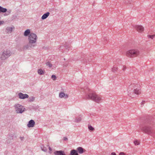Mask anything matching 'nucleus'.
Segmentation results:
<instances>
[{
	"label": "nucleus",
	"mask_w": 155,
	"mask_h": 155,
	"mask_svg": "<svg viewBox=\"0 0 155 155\" xmlns=\"http://www.w3.org/2000/svg\"><path fill=\"white\" fill-rule=\"evenodd\" d=\"M24 137H20V138L21 140H23V139H24Z\"/></svg>",
	"instance_id": "37"
},
{
	"label": "nucleus",
	"mask_w": 155,
	"mask_h": 155,
	"mask_svg": "<svg viewBox=\"0 0 155 155\" xmlns=\"http://www.w3.org/2000/svg\"><path fill=\"white\" fill-rule=\"evenodd\" d=\"M41 150L44 151V152H46L47 150V148L45 147L43 145H42L41 147Z\"/></svg>",
	"instance_id": "25"
},
{
	"label": "nucleus",
	"mask_w": 155,
	"mask_h": 155,
	"mask_svg": "<svg viewBox=\"0 0 155 155\" xmlns=\"http://www.w3.org/2000/svg\"><path fill=\"white\" fill-rule=\"evenodd\" d=\"M147 37L148 38H150L151 39H153V38L155 37V34L153 35H148L147 36Z\"/></svg>",
	"instance_id": "26"
},
{
	"label": "nucleus",
	"mask_w": 155,
	"mask_h": 155,
	"mask_svg": "<svg viewBox=\"0 0 155 155\" xmlns=\"http://www.w3.org/2000/svg\"><path fill=\"white\" fill-rule=\"evenodd\" d=\"M145 102V101H142L141 103V105L143 106V104H144Z\"/></svg>",
	"instance_id": "34"
},
{
	"label": "nucleus",
	"mask_w": 155,
	"mask_h": 155,
	"mask_svg": "<svg viewBox=\"0 0 155 155\" xmlns=\"http://www.w3.org/2000/svg\"><path fill=\"white\" fill-rule=\"evenodd\" d=\"M63 139H64V141H67V140H68V139L67 137H64Z\"/></svg>",
	"instance_id": "36"
},
{
	"label": "nucleus",
	"mask_w": 155,
	"mask_h": 155,
	"mask_svg": "<svg viewBox=\"0 0 155 155\" xmlns=\"http://www.w3.org/2000/svg\"><path fill=\"white\" fill-rule=\"evenodd\" d=\"M118 69V68L115 65H114L113 68H112V71L114 72H116Z\"/></svg>",
	"instance_id": "20"
},
{
	"label": "nucleus",
	"mask_w": 155,
	"mask_h": 155,
	"mask_svg": "<svg viewBox=\"0 0 155 155\" xmlns=\"http://www.w3.org/2000/svg\"><path fill=\"white\" fill-rule=\"evenodd\" d=\"M135 29L139 32H141L144 31V28L141 25H136L134 26Z\"/></svg>",
	"instance_id": "7"
},
{
	"label": "nucleus",
	"mask_w": 155,
	"mask_h": 155,
	"mask_svg": "<svg viewBox=\"0 0 155 155\" xmlns=\"http://www.w3.org/2000/svg\"><path fill=\"white\" fill-rule=\"evenodd\" d=\"M51 78L54 81H55L56 78L55 75H53L51 76Z\"/></svg>",
	"instance_id": "32"
},
{
	"label": "nucleus",
	"mask_w": 155,
	"mask_h": 155,
	"mask_svg": "<svg viewBox=\"0 0 155 155\" xmlns=\"http://www.w3.org/2000/svg\"><path fill=\"white\" fill-rule=\"evenodd\" d=\"M87 62V59H84V60L83 61V62L85 63V62Z\"/></svg>",
	"instance_id": "41"
},
{
	"label": "nucleus",
	"mask_w": 155,
	"mask_h": 155,
	"mask_svg": "<svg viewBox=\"0 0 155 155\" xmlns=\"http://www.w3.org/2000/svg\"><path fill=\"white\" fill-rule=\"evenodd\" d=\"M12 54L11 52L9 50H4L2 52L0 58L2 60H4L9 57Z\"/></svg>",
	"instance_id": "6"
},
{
	"label": "nucleus",
	"mask_w": 155,
	"mask_h": 155,
	"mask_svg": "<svg viewBox=\"0 0 155 155\" xmlns=\"http://www.w3.org/2000/svg\"><path fill=\"white\" fill-rule=\"evenodd\" d=\"M140 53V52L138 49H134L127 51L126 52V55L129 58H134L138 56Z\"/></svg>",
	"instance_id": "4"
},
{
	"label": "nucleus",
	"mask_w": 155,
	"mask_h": 155,
	"mask_svg": "<svg viewBox=\"0 0 155 155\" xmlns=\"http://www.w3.org/2000/svg\"><path fill=\"white\" fill-rule=\"evenodd\" d=\"M104 40L107 41V38H104Z\"/></svg>",
	"instance_id": "42"
},
{
	"label": "nucleus",
	"mask_w": 155,
	"mask_h": 155,
	"mask_svg": "<svg viewBox=\"0 0 155 155\" xmlns=\"http://www.w3.org/2000/svg\"><path fill=\"white\" fill-rule=\"evenodd\" d=\"M54 153L55 155H66L64 151L62 150L56 151L54 152Z\"/></svg>",
	"instance_id": "11"
},
{
	"label": "nucleus",
	"mask_w": 155,
	"mask_h": 155,
	"mask_svg": "<svg viewBox=\"0 0 155 155\" xmlns=\"http://www.w3.org/2000/svg\"><path fill=\"white\" fill-rule=\"evenodd\" d=\"M134 143L135 145H139L140 144V143L137 140H135L134 142Z\"/></svg>",
	"instance_id": "30"
},
{
	"label": "nucleus",
	"mask_w": 155,
	"mask_h": 155,
	"mask_svg": "<svg viewBox=\"0 0 155 155\" xmlns=\"http://www.w3.org/2000/svg\"><path fill=\"white\" fill-rule=\"evenodd\" d=\"M37 39V35L33 33H31L28 36V43L23 47L24 50L30 49L36 46V41Z\"/></svg>",
	"instance_id": "2"
},
{
	"label": "nucleus",
	"mask_w": 155,
	"mask_h": 155,
	"mask_svg": "<svg viewBox=\"0 0 155 155\" xmlns=\"http://www.w3.org/2000/svg\"><path fill=\"white\" fill-rule=\"evenodd\" d=\"M11 10H9V11H6L7 12V13H5V14H4V15L5 16H6V15H9L10 13H11Z\"/></svg>",
	"instance_id": "31"
},
{
	"label": "nucleus",
	"mask_w": 155,
	"mask_h": 155,
	"mask_svg": "<svg viewBox=\"0 0 155 155\" xmlns=\"http://www.w3.org/2000/svg\"><path fill=\"white\" fill-rule=\"evenodd\" d=\"M134 91V93L135 94H136L137 95H139L141 93V90L140 89L137 88H135L133 90Z\"/></svg>",
	"instance_id": "12"
},
{
	"label": "nucleus",
	"mask_w": 155,
	"mask_h": 155,
	"mask_svg": "<svg viewBox=\"0 0 155 155\" xmlns=\"http://www.w3.org/2000/svg\"><path fill=\"white\" fill-rule=\"evenodd\" d=\"M84 92L86 98L91 100L97 103L101 102V97L97 95L94 91L91 90L88 87H86L85 89Z\"/></svg>",
	"instance_id": "1"
},
{
	"label": "nucleus",
	"mask_w": 155,
	"mask_h": 155,
	"mask_svg": "<svg viewBox=\"0 0 155 155\" xmlns=\"http://www.w3.org/2000/svg\"><path fill=\"white\" fill-rule=\"evenodd\" d=\"M68 62H66V63H64V66L65 67H67L68 65Z\"/></svg>",
	"instance_id": "33"
},
{
	"label": "nucleus",
	"mask_w": 155,
	"mask_h": 155,
	"mask_svg": "<svg viewBox=\"0 0 155 155\" xmlns=\"http://www.w3.org/2000/svg\"><path fill=\"white\" fill-rule=\"evenodd\" d=\"M70 155H79L77 151L73 149L71 150L70 153Z\"/></svg>",
	"instance_id": "13"
},
{
	"label": "nucleus",
	"mask_w": 155,
	"mask_h": 155,
	"mask_svg": "<svg viewBox=\"0 0 155 155\" xmlns=\"http://www.w3.org/2000/svg\"><path fill=\"white\" fill-rule=\"evenodd\" d=\"M134 91H133V90L132 92H130L129 91L128 94V96L132 98H134L135 97V94L134 93Z\"/></svg>",
	"instance_id": "19"
},
{
	"label": "nucleus",
	"mask_w": 155,
	"mask_h": 155,
	"mask_svg": "<svg viewBox=\"0 0 155 155\" xmlns=\"http://www.w3.org/2000/svg\"><path fill=\"white\" fill-rule=\"evenodd\" d=\"M111 155H116V154L114 152H112L111 153Z\"/></svg>",
	"instance_id": "39"
},
{
	"label": "nucleus",
	"mask_w": 155,
	"mask_h": 155,
	"mask_svg": "<svg viewBox=\"0 0 155 155\" xmlns=\"http://www.w3.org/2000/svg\"><path fill=\"white\" fill-rule=\"evenodd\" d=\"M18 95L19 98L21 99H24L26 98H28L29 97L28 95L26 94H23L21 92L18 94Z\"/></svg>",
	"instance_id": "9"
},
{
	"label": "nucleus",
	"mask_w": 155,
	"mask_h": 155,
	"mask_svg": "<svg viewBox=\"0 0 155 155\" xmlns=\"http://www.w3.org/2000/svg\"><path fill=\"white\" fill-rule=\"evenodd\" d=\"M35 124V122L33 120H31L27 124V126L28 127H33Z\"/></svg>",
	"instance_id": "10"
},
{
	"label": "nucleus",
	"mask_w": 155,
	"mask_h": 155,
	"mask_svg": "<svg viewBox=\"0 0 155 155\" xmlns=\"http://www.w3.org/2000/svg\"><path fill=\"white\" fill-rule=\"evenodd\" d=\"M16 112L18 114H21L25 110V108L19 104H16L14 106Z\"/></svg>",
	"instance_id": "5"
},
{
	"label": "nucleus",
	"mask_w": 155,
	"mask_h": 155,
	"mask_svg": "<svg viewBox=\"0 0 155 155\" xmlns=\"http://www.w3.org/2000/svg\"><path fill=\"white\" fill-rule=\"evenodd\" d=\"M35 97H34L32 96L30 97L28 100V101L29 102H32L35 100Z\"/></svg>",
	"instance_id": "24"
},
{
	"label": "nucleus",
	"mask_w": 155,
	"mask_h": 155,
	"mask_svg": "<svg viewBox=\"0 0 155 155\" xmlns=\"http://www.w3.org/2000/svg\"><path fill=\"white\" fill-rule=\"evenodd\" d=\"M7 11V9L6 8H4L0 6V13L1 12L5 13Z\"/></svg>",
	"instance_id": "18"
},
{
	"label": "nucleus",
	"mask_w": 155,
	"mask_h": 155,
	"mask_svg": "<svg viewBox=\"0 0 155 155\" xmlns=\"http://www.w3.org/2000/svg\"><path fill=\"white\" fill-rule=\"evenodd\" d=\"M139 86V85L137 84H131L130 85L131 87H132L134 88H135L136 87H138Z\"/></svg>",
	"instance_id": "29"
},
{
	"label": "nucleus",
	"mask_w": 155,
	"mask_h": 155,
	"mask_svg": "<svg viewBox=\"0 0 155 155\" xmlns=\"http://www.w3.org/2000/svg\"><path fill=\"white\" fill-rule=\"evenodd\" d=\"M126 69V66H124L123 67V70L124 71H125Z\"/></svg>",
	"instance_id": "35"
},
{
	"label": "nucleus",
	"mask_w": 155,
	"mask_h": 155,
	"mask_svg": "<svg viewBox=\"0 0 155 155\" xmlns=\"http://www.w3.org/2000/svg\"><path fill=\"white\" fill-rule=\"evenodd\" d=\"M6 30L7 33H11L12 30V28L11 27H8L6 28Z\"/></svg>",
	"instance_id": "21"
},
{
	"label": "nucleus",
	"mask_w": 155,
	"mask_h": 155,
	"mask_svg": "<svg viewBox=\"0 0 155 155\" xmlns=\"http://www.w3.org/2000/svg\"><path fill=\"white\" fill-rule=\"evenodd\" d=\"M50 13L49 12H47L46 13L44 14L41 17V19L44 20L46 19L49 15Z\"/></svg>",
	"instance_id": "15"
},
{
	"label": "nucleus",
	"mask_w": 155,
	"mask_h": 155,
	"mask_svg": "<svg viewBox=\"0 0 155 155\" xmlns=\"http://www.w3.org/2000/svg\"><path fill=\"white\" fill-rule=\"evenodd\" d=\"M31 33L30 30L28 29L25 31L24 35L25 36H29Z\"/></svg>",
	"instance_id": "16"
},
{
	"label": "nucleus",
	"mask_w": 155,
	"mask_h": 155,
	"mask_svg": "<svg viewBox=\"0 0 155 155\" xmlns=\"http://www.w3.org/2000/svg\"><path fill=\"white\" fill-rule=\"evenodd\" d=\"M38 73L40 75L44 74L45 73V71L41 69H38Z\"/></svg>",
	"instance_id": "22"
},
{
	"label": "nucleus",
	"mask_w": 155,
	"mask_h": 155,
	"mask_svg": "<svg viewBox=\"0 0 155 155\" xmlns=\"http://www.w3.org/2000/svg\"><path fill=\"white\" fill-rule=\"evenodd\" d=\"M88 129L91 131H93L94 130V129L91 125L89 126L88 127Z\"/></svg>",
	"instance_id": "27"
},
{
	"label": "nucleus",
	"mask_w": 155,
	"mask_h": 155,
	"mask_svg": "<svg viewBox=\"0 0 155 155\" xmlns=\"http://www.w3.org/2000/svg\"><path fill=\"white\" fill-rule=\"evenodd\" d=\"M48 146V148L49 150L50 151H51L52 150V149L51 148V147L49 146V145H47Z\"/></svg>",
	"instance_id": "38"
},
{
	"label": "nucleus",
	"mask_w": 155,
	"mask_h": 155,
	"mask_svg": "<svg viewBox=\"0 0 155 155\" xmlns=\"http://www.w3.org/2000/svg\"><path fill=\"white\" fill-rule=\"evenodd\" d=\"M70 48V46L69 45H65V46H62L60 47L61 49H62V50H63V49L65 48L67 50H68Z\"/></svg>",
	"instance_id": "17"
},
{
	"label": "nucleus",
	"mask_w": 155,
	"mask_h": 155,
	"mask_svg": "<svg viewBox=\"0 0 155 155\" xmlns=\"http://www.w3.org/2000/svg\"><path fill=\"white\" fill-rule=\"evenodd\" d=\"M77 151L79 153H82L84 152V149L81 147H79L77 148Z\"/></svg>",
	"instance_id": "14"
},
{
	"label": "nucleus",
	"mask_w": 155,
	"mask_h": 155,
	"mask_svg": "<svg viewBox=\"0 0 155 155\" xmlns=\"http://www.w3.org/2000/svg\"><path fill=\"white\" fill-rule=\"evenodd\" d=\"M47 66H48L49 68H51L52 66V64H51L50 62H48L46 63Z\"/></svg>",
	"instance_id": "28"
},
{
	"label": "nucleus",
	"mask_w": 155,
	"mask_h": 155,
	"mask_svg": "<svg viewBox=\"0 0 155 155\" xmlns=\"http://www.w3.org/2000/svg\"><path fill=\"white\" fill-rule=\"evenodd\" d=\"M4 22L3 21H0V25L2 24Z\"/></svg>",
	"instance_id": "40"
},
{
	"label": "nucleus",
	"mask_w": 155,
	"mask_h": 155,
	"mask_svg": "<svg viewBox=\"0 0 155 155\" xmlns=\"http://www.w3.org/2000/svg\"><path fill=\"white\" fill-rule=\"evenodd\" d=\"M140 129L143 133L150 135L153 137H155V127L150 126H143Z\"/></svg>",
	"instance_id": "3"
},
{
	"label": "nucleus",
	"mask_w": 155,
	"mask_h": 155,
	"mask_svg": "<svg viewBox=\"0 0 155 155\" xmlns=\"http://www.w3.org/2000/svg\"><path fill=\"white\" fill-rule=\"evenodd\" d=\"M59 97L61 98H64V99H67L68 98L69 96L68 94H65L63 92H61L59 94Z\"/></svg>",
	"instance_id": "8"
},
{
	"label": "nucleus",
	"mask_w": 155,
	"mask_h": 155,
	"mask_svg": "<svg viewBox=\"0 0 155 155\" xmlns=\"http://www.w3.org/2000/svg\"><path fill=\"white\" fill-rule=\"evenodd\" d=\"M81 120V117H77L76 118L74 122L76 123H79L80 122Z\"/></svg>",
	"instance_id": "23"
}]
</instances>
